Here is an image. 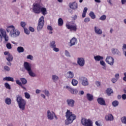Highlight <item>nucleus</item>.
I'll list each match as a JSON object with an SVG mask.
<instances>
[{"mask_svg":"<svg viewBox=\"0 0 126 126\" xmlns=\"http://www.w3.org/2000/svg\"><path fill=\"white\" fill-rule=\"evenodd\" d=\"M24 32L26 34L29 35L30 34V31H29L28 29H24Z\"/></svg>","mask_w":126,"mask_h":126,"instance_id":"47","label":"nucleus"},{"mask_svg":"<svg viewBox=\"0 0 126 126\" xmlns=\"http://www.w3.org/2000/svg\"><path fill=\"white\" fill-rule=\"evenodd\" d=\"M87 98L88 99V101H92L94 100V97H93V95L90 94H87Z\"/></svg>","mask_w":126,"mask_h":126,"instance_id":"23","label":"nucleus"},{"mask_svg":"<svg viewBox=\"0 0 126 126\" xmlns=\"http://www.w3.org/2000/svg\"><path fill=\"white\" fill-rule=\"evenodd\" d=\"M87 10H88V8L87 7H85L83 10V12L82 13V17L84 18L86 16V13H87Z\"/></svg>","mask_w":126,"mask_h":126,"instance_id":"29","label":"nucleus"},{"mask_svg":"<svg viewBox=\"0 0 126 126\" xmlns=\"http://www.w3.org/2000/svg\"><path fill=\"white\" fill-rule=\"evenodd\" d=\"M24 66L27 71L31 70V65L28 62H25L24 63Z\"/></svg>","mask_w":126,"mask_h":126,"instance_id":"14","label":"nucleus"},{"mask_svg":"<svg viewBox=\"0 0 126 126\" xmlns=\"http://www.w3.org/2000/svg\"><path fill=\"white\" fill-rule=\"evenodd\" d=\"M81 124L84 126H93V122L90 119L82 118L81 119Z\"/></svg>","mask_w":126,"mask_h":126,"instance_id":"5","label":"nucleus"},{"mask_svg":"<svg viewBox=\"0 0 126 126\" xmlns=\"http://www.w3.org/2000/svg\"><path fill=\"white\" fill-rule=\"evenodd\" d=\"M5 103L7 105H10L11 104V99L9 97H7L5 99Z\"/></svg>","mask_w":126,"mask_h":126,"instance_id":"28","label":"nucleus"},{"mask_svg":"<svg viewBox=\"0 0 126 126\" xmlns=\"http://www.w3.org/2000/svg\"><path fill=\"white\" fill-rule=\"evenodd\" d=\"M72 84L73 86H76L78 84V81L77 80L73 79L72 80Z\"/></svg>","mask_w":126,"mask_h":126,"instance_id":"34","label":"nucleus"},{"mask_svg":"<svg viewBox=\"0 0 126 126\" xmlns=\"http://www.w3.org/2000/svg\"><path fill=\"white\" fill-rule=\"evenodd\" d=\"M77 63L80 66H84V64H85V60H84V59L83 58H78Z\"/></svg>","mask_w":126,"mask_h":126,"instance_id":"10","label":"nucleus"},{"mask_svg":"<svg viewBox=\"0 0 126 126\" xmlns=\"http://www.w3.org/2000/svg\"><path fill=\"white\" fill-rule=\"evenodd\" d=\"M16 83L17 84H18V85H19V86H21V87L23 89H24V90H26V88H25V87L23 86V85H22V83H21V82H20V81H19V80H16Z\"/></svg>","mask_w":126,"mask_h":126,"instance_id":"24","label":"nucleus"},{"mask_svg":"<svg viewBox=\"0 0 126 126\" xmlns=\"http://www.w3.org/2000/svg\"><path fill=\"white\" fill-rule=\"evenodd\" d=\"M112 105L113 107H118V106H119V101L118 100L113 101Z\"/></svg>","mask_w":126,"mask_h":126,"instance_id":"36","label":"nucleus"},{"mask_svg":"<svg viewBox=\"0 0 126 126\" xmlns=\"http://www.w3.org/2000/svg\"><path fill=\"white\" fill-rule=\"evenodd\" d=\"M43 92L44 93V94H45L46 96H49L50 95V93H49V91L46 90L43 91Z\"/></svg>","mask_w":126,"mask_h":126,"instance_id":"45","label":"nucleus"},{"mask_svg":"<svg viewBox=\"0 0 126 126\" xmlns=\"http://www.w3.org/2000/svg\"><path fill=\"white\" fill-rule=\"evenodd\" d=\"M0 33H1L2 37L4 38L5 42H8V41L9 40V37H8V35L6 34L5 30L0 29Z\"/></svg>","mask_w":126,"mask_h":126,"instance_id":"8","label":"nucleus"},{"mask_svg":"<svg viewBox=\"0 0 126 126\" xmlns=\"http://www.w3.org/2000/svg\"><path fill=\"white\" fill-rule=\"evenodd\" d=\"M52 79L54 81H57V80H59V77L56 75H53L52 76Z\"/></svg>","mask_w":126,"mask_h":126,"instance_id":"40","label":"nucleus"},{"mask_svg":"<svg viewBox=\"0 0 126 126\" xmlns=\"http://www.w3.org/2000/svg\"><path fill=\"white\" fill-rule=\"evenodd\" d=\"M25 97L27 99H30V94H29V93L26 92V93H25Z\"/></svg>","mask_w":126,"mask_h":126,"instance_id":"42","label":"nucleus"},{"mask_svg":"<svg viewBox=\"0 0 126 126\" xmlns=\"http://www.w3.org/2000/svg\"><path fill=\"white\" fill-rule=\"evenodd\" d=\"M89 16L92 18V19H95L96 18V15L93 11H91L89 13Z\"/></svg>","mask_w":126,"mask_h":126,"instance_id":"31","label":"nucleus"},{"mask_svg":"<svg viewBox=\"0 0 126 126\" xmlns=\"http://www.w3.org/2000/svg\"><path fill=\"white\" fill-rule=\"evenodd\" d=\"M45 24V21H44V16H42L38 20V26L37 27V31L42 30L43 27Z\"/></svg>","mask_w":126,"mask_h":126,"instance_id":"6","label":"nucleus"},{"mask_svg":"<svg viewBox=\"0 0 126 126\" xmlns=\"http://www.w3.org/2000/svg\"><path fill=\"white\" fill-rule=\"evenodd\" d=\"M105 120L106 121H113L114 120V117L111 114H109L105 116Z\"/></svg>","mask_w":126,"mask_h":126,"instance_id":"20","label":"nucleus"},{"mask_svg":"<svg viewBox=\"0 0 126 126\" xmlns=\"http://www.w3.org/2000/svg\"><path fill=\"white\" fill-rule=\"evenodd\" d=\"M121 2L122 4H125L126 2V0H121Z\"/></svg>","mask_w":126,"mask_h":126,"instance_id":"63","label":"nucleus"},{"mask_svg":"<svg viewBox=\"0 0 126 126\" xmlns=\"http://www.w3.org/2000/svg\"><path fill=\"white\" fill-rule=\"evenodd\" d=\"M20 80L22 82V84H23L24 85H25L27 83V80L24 78H21Z\"/></svg>","mask_w":126,"mask_h":126,"instance_id":"33","label":"nucleus"},{"mask_svg":"<svg viewBox=\"0 0 126 126\" xmlns=\"http://www.w3.org/2000/svg\"><path fill=\"white\" fill-rule=\"evenodd\" d=\"M10 53H9L8 51H5L4 52V55L5 56H8V55H10Z\"/></svg>","mask_w":126,"mask_h":126,"instance_id":"57","label":"nucleus"},{"mask_svg":"<svg viewBox=\"0 0 126 126\" xmlns=\"http://www.w3.org/2000/svg\"><path fill=\"white\" fill-rule=\"evenodd\" d=\"M122 98L123 100H126V94H122Z\"/></svg>","mask_w":126,"mask_h":126,"instance_id":"55","label":"nucleus"},{"mask_svg":"<svg viewBox=\"0 0 126 126\" xmlns=\"http://www.w3.org/2000/svg\"><path fill=\"white\" fill-rule=\"evenodd\" d=\"M66 89L71 93V94H77L78 93V91L76 89H72L71 87L67 86L66 87Z\"/></svg>","mask_w":126,"mask_h":126,"instance_id":"11","label":"nucleus"},{"mask_svg":"<svg viewBox=\"0 0 126 126\" xmlns=\"http://www.w3.org/2000/svg\"><path fill=\"white\" fill-rule=\"evenodd\" d=\"M105 61L107 63H108V64H110V65H113L114 64V63H115L114 58L111 56L107 57Z\"/></svg>","mask_w":126,"mask_h":126,"instance_id":"9","label":"nucleus"},{"mask_svg":"<svg viewBox=\"0 0 126 126\" xmlns=\"http://www.w3.org/2000/svg\"><path fill=\"white\" fill-rule=\"evenodd\" d=\"M97 101L99 104V105H101V106H106V102L105 101V99L103 98L102 97H98L97 99Z\"/></svg>","mask_w":126,"mask_h":126,"instance_id":"12","label":"nucleus"},{"mask_svg":"<svg viewBox=\"0 0 126 126\" xmlns=\"http://www.w3.org/2000/svg\"><path fill=\"white\" fill-rule=\"evenodd\" d=\"M6 32L7 33L10 32L9 35L13 38H14V37L19 36V34H20V32L15 30V28L14 26H8L6 29Z\"/></svg>","mask_w":126,"mask_h":126,"instance_id":"3","label":"nucleus"},{"mask_svg":"<svg viewBox=\"0 0 126 126\" xmlns=\"http://www.w3.org/2000/svg\"><path fill=\"white\" fill-rule=\"evenodd\" d=\"M70 47H72V46H74L76 43H77V39L76 38L73 37L70 41Z\"/></svg>","mask_w":126,"mask_h":126,"instance_id":"17","label":"nucleus"},{"mask_svg":"<svg viewBox=\"0 0 126 126\" xmlns=\"http://www.w3.org/2000/svg\"><path fill=\"white\" fill-rule=\"evenodd\" d=\"M65 117L67 119L65 121V125H67L72 124V122L76 119V116L72 114V112H70V110H67Z\"/></svg>","mask_w":126,"mask_h":126,"instance_id":"2","label":"nucleus"},{"mask_svg":"<svg viewBox=\"0 0 126 126\" xmlns=\"http://www.w3.org/2000/svg\"><path fill=\"white\" fill-rule=\"evenodd\" d=\"M3 80L6 81H11L12 82L14 81L13 78L11 77H5L3 78Z\"/></svg>","mask_w":126,"mask_h":126,"instance_id":"25","label":"nucleus"},{"mask_svg":"<svg viewBox=\"0 0 126 126\" xmlns=\"http://www.w3.org/2000/svg\"><path fill=\"white\" fill-rule=\"evenodd\" d=\"M81 79L82 81V84L83 86H87V85H88V80L87 78L82 77Z\"/></svg>","mask_w":126,"mask_h":126,"instance_id":"16","label":"nucleus"},{"mask_svg":"<svg viewBox=\"0 0 126 126\" xmlns=\"http://www.w3.org/2000/svg\"><path fill=\"white\" fill-rule=\"evenodd\" d=\"M4 69L6 70V71H9L10 70V68L8 66H4Z\"/></svg>","mask_w":126,"mask_h":126,"instance_id":"46","label":"nucleus"},{"mask_svg":"<svg viewBox=\"0 0 126 126\" xmlns=\"http://www.w3.org/2000/svg\"><path fill=\"white\" fill-rule=\"evenodd\" d=\"M58 25L59 26H63V20L62 18L58 19Z\"/></svg>","mask_w":126,"mask_h":126,"instance_id":"30","label":"nucleus"},{"mask_svg":"<svg viewBox=\"0 0 126 126\" xmlns=\"http://www.w3.org/2000/svg\"><path fill=\"white\" fill-rule=\"evenodd\" d=\"M106 18H107V16L105 15H103L99 18V20H102V21H104V20H106Z\"/></svg>","mask_w":126,"mask_h":126,"instance_id":"38","label":"nucleus"},{"mask_svg":"<svg viewBox=\"0 0 126 126\" xmlns=\"http://www.w3.org/2000/svg\"><path fill=\"white\" fill-rule=\"evenodd\" d=\"M121 121L123 124H126V117H123L121 118Z\"/></svg>","mask_w":126,"mask_h":126,"instance_id":"43","label":"nucleus"},{"mask_svg":"<svg viewBox=\"0 0 126 126\" xmlns=\"http://www.w3.org/2000/svg\"><path fill=\"white\" fill-rule=\"evenodd\" d=\"M100 63L101 65H102L103 66H105L106 65V63H105V62L103 61H101L100 62Z\"/></svg>","mask_w":126,"mask_h":126,"instance_id":"51","label":"nucleus"},{"mask_svg":"<svg viewBox=\"0 0 126 126\" xmlns=\"http://www.w3.org/2000/svg\"><path fill=\"white\" fill-rule=\"evenodd\" d=\"M66 27L70 31L76 32L77 30V26L75 24H70L69 23L66 24Z\"/></svg>","mask_w":126,"mask_h":126,"instance_id":"7","label":"nucleus"},{"mask_svg":"<svg viewBox=\"0 0 126 126\" xmlns=\"http://www.w3.org/2000/svg\"><path fill=\"white\" fill-rule=\"evenodd\" d=\"M94 59L95 61H97V62H99V61L103 60L104 57L100 56H96L94 57Z\"/></svg>","mask_w":126,"mask_h":126,"instance_id":"26","label":"nucleus"},{"mask_svg":"<svg viewBox=\"0 0 126 126\" xmlns=\"http://www.w3.org/2000/svg\"><path fill=\"white\" fill-rule=\"evenodd\" d=\"M6 59L8 62H12L13 61V57L11 54H8V56H6Z\"/></svg>","mask_w":126,"mask_h":126,"instance_id":"21","label":"nucleus"},{"mask_svg":"<svg viewBox=\"0 0 126 126\" xmlns=\"http://www.w3.org/2000/svg\"><path fill=\"white\" fill-rule=\"evenodd\" d=\"M20 24L21 27H23V28L25 29V27L26 26V23L25 22H21Z\"/></svg>","mask_w":126,"mask_h":126,"instance_id":"44","label":"nucleus"},{"mask_svg":"<svg viewBox=\"0 0 126 126\" xmlns=\"http://www.w3.org/2000/svg\"><path fill=\"white\" fill-rule=\"evenodd\" d=\"M111 81L113 82V83H116V82L118 81V79L112 78Z\"/></svg>","mask_w":126,"mask_h":126,"instance_id":"52","label":"nucleus"},{"mask_svg":"<svg viewBox=\"0 0 126 126\" xmlns=\"http://www.w3.org/2000/svg\"><path fill=\"white\" fill-rule=\"evenodd\" d=\"M90 21V18H86L84 19V22L87 23Z\"/></svg>","mask_w":126,"mask_h":126,"instance_id":"49","label":"nucleus"},{"mask_svg":"<svg viewBox=\"0 0 126 126\" xmlns=\"http://www.w3.org/2000/svg\"><path fill=\"white\" fill-rule=\"evenodd\" d=\"M65 76L67 78H73L74 74H73V72L69 71L66 74Z\"/></svg>","mask_w":126,"mask_h":126,"instance_id":"19","label":"nucleus"},{"mask_svg":"<svg viewBox=\"0 0 126 126\" xmlns=\"http://www.w3.org/2000/svg\"><path fill=\"white\" fill-rule=\"evenodd\" d=\"M94 31L98 35H101L102 33V30L99 28H97L96 27H94Z\"/></svg>","mask_w":126,"mask_h":126,"instance_id":"22","label":"nucleus"},{"mask_svg":"<svg viewBox=\"0 0 126 126\" xmlns=\"http://www.w3.org/2000/svg\"><path fill=\"white\" fill-rule=\"evenodd\" d=\"M69 5L70 8H71V9H73V10L76 9L78 7L77 3H76V2L70 3L69 4Z\"/></svg>","mask_w":126,"mask_h":126,"instance_id":"15","label":"nucleus"},{"mask_svg":"<svg viewBox=\"0 0 126 126\" xmlns=\"http://www.w3.org/2000/svg\"><path fill=\"white\" fill-rule=\"evenodd\" d=\"M107 2H108V3H110L111 5H112V0H107Z\"/></svg>","mask_w":126,"mask_h":126,"instance_id":"64","label":"nucleus"},{"mask_svg":"<svg viewBox=\"0 0 126 126\" xmlns=\"http://www.w3.org/2000/svg\"><path fill=\"white\" fill-rule=\"evenodd\" d=\"M50 47L51 48H54L55 47H57V45H56V41H53L50 42Z\"/></svg>","mask_w":126,"mask_h":126,"instance_id":"35","label":"nucleus"},{"mask_svg":"<svg viewBox=\"0 0 126 126\" xmlns=\"http://www.w3.org/2000/svg\"><path fill=\"white\" fill-rule=\"evenodd\" d=\"M17 51L19 53H23L24 52V48L23 47L19 46L17 49Z\"/></svg>","mask_w":126,"mask_h":126,"instance_id":"32","label":"nucleus"},{"mask_svg":"<svg viewBox=\"0 0 126 126\" xmlns=\"http://www.w3.org/2000/svg\"><path fill=\"white\" fill-rule=\"evenodd\" d=\"M32 11L35 14L42 13L43 15H46L48 14L47 8L42 6V5L39 3H33L32 5Z\"/></svg>","mask_w":126,"mask_h":126,"instance_id":"1","label":"nucleus"},{"mask_svg":"<svg viewBox=\"0 0 126 126\" xmlns=\"http://www.w3.org/2000/svg\"><path fill=\"white\" fill-rule=\"evenodd\" d=\"M119 77H120V75L119 74H116L115 75V78L116 79H117V80L119 79Z\"/></svg>","mask_w":126,"mask_h":126,"instance_id":"59","label":"nucleus"},{"mask_svg":"<svg viewBox=\"0 0 126 126\" xmlns=\"http://www.w3.org/2000/svg\"><path fill=\"white\" fill-rule=\"evenodd\" d=\"M66 102L69 107H74L75 101L73 99H67Z\"/></svg>","mask_w":126,"mask_h":126,"instance_id":"18","label":"nucleus"},{"mask_svg":"<svg viewBox=\"0 0 126 126\" xmlns=\"http://www.w3.org/2000/svg\"><path fill=\"white\" fill-rule=\"evenodd\" d=\"M29 29L30 31H31V32H34V31H35V30H34V28H33L31 27H30Z\"/></svg>","mask_w":126,"mask_h":126,"instance_id":"56","label":"nucleus"},{"mask_svg":"<svg viewBox=\"0 0 126 126\" xmlns=\"http://www.w3.org/2000/svg\"><path fill=\"white\" fill-rule=\"evenodd\" d=\"M54 116H55V112H51L50 110L47 111V117L49 120H54Z\"/></svg>","mask_w":126,"mask_h":126,"instance_id":"13","label":"nucleus"},{"mask_svg":"<svg viewBox=\"0 0 126 126\" xmlns=\"http://www.w3.org/2000/svg\"><path fill=\"white\" fill-rule=\"evenodd\" d=\"M4 86L7 89L10 90L11 89V88L10 87V85L8 84L7 83H5L4 84Z\"/></svg>","mask_w":126,"mask_h":126,"instance_id":"41","label":"nucleus"},{"mask_svg":"<svg viewBox=\"0 0 126 126\" xmlns=\"http://www.w3.org/2000/svg\"><path fill=\"white\" fill-rule=\"evenodd\" d=\"M29 72V74H30V76H32V77H34V76H36V75L35 73H34L33 72H32V70L31 69L30 71H28Z\"/></svg>","mask_w":126,"mask_h":126,"instance_id":"37","label":"nucleus"},{"mask_svg":"<svg viewBox=\"0 0 126 126\" xmlns=\"http://www.w3.org/2000/svg\"><path fill=\"white\" fill-rule=\"evenodd\" d=\"M47 30H49L50 31H53V27H52L51 26H48Z\"/></svg>","mask_w":126,"mask_h":126,"instance_id":"50","label":"nucleus"},{"mask_svg":"<svg viewBox=\"0 0 126 126\" xmlns=\"http://www.w3.org/2000/svg\"><path fill=\"white\" fill-rule=\"evenodd\" d=\"M124 75H125V76H124V77L123 78V80H124V81H126V72H125V73H124Z\"/></svg>","mask_w":126,"mask_h":126,"instance_id":"61","label":"nucleus"},{"mask_svg":"<svg viewBox=\"0 0 126 126\" xmlns=\"http://www.w3.org/2000/svg\"><path fill=\"white\" fill-rule=\"evenodd\" d=\"M27 59L28 60H33V56L32 55H28L27 56Z\"/></svg>","mask_w":126,"mask_h":126,"instance_id":"48","label":"nucleus"},{"mask_svg":"<svg viewBox=\"0 0 126 126\" xmlns=\"http://www.w3.org/2000/svg\"><path fill=\"white\" fill-rule=\"evenodd\" d=\"M53 51H55V52H59L60 51V49L58 48H56V47H53Z\"/></svg>","mask_w":126,"mask_h":126,"instance_id":"54","label":"nucleus"},{"mask_svg":"<svg viewBox=\"0 0 126 126\" xmlns=\"http://www.w3.org/2000/svg\"><path fill=\"white\" fill-rule=\"evenodd\" d=\"M16 101L18 104L19 107L22 111L25 110V106H26V101L22 98L20 95L16 96Z\"/></svg>","mask_w":126,"mask_h":126,"instance_id":"4","label":"nucleus"},{"mask_svg":"<svg viewBox=\"0 0 126 126\" xmlns=\"http://www.w3.org/2000/svg\"><path fill=\"white\" fill-rule=\"evenodd\" d=\"M106 93L108 96H110L111 94H112V93H113V90H112L111 88H108L106 91Z\"/></svg>","mask_w":126,"mask_h":126,"instance_id":"27","label":"nucleus"},{"mask_svg":"<svg viewBox=\"0 0 126 126\" xmlns=\"http://www.w3.org/2000/svg\"><path fill=\"white\" fill-rule=\"evenodd\" d=\"M41 92V91L37 89V90H36L35 91V93H36V94H39V93H40Z\"/></svg>","mask_w":126,"mask_h":126,"instance_id":"62","label":"nucleus"},{"mask_svg":"<svg viewBox=\"0 0 126 126\" xmlns=\"http://www.w3.org/2000/svg\"><path fill=\"white\" fill-rule=\"evenodd\" d=\"M65 55L66 56V57H70V55H69V52H68V51L67 50H65Z\"/></svg>","mask_w":126,"mask_h":126,"instance_id":"53","label":"nucleus"},{"mask_svg":"<svg viewBox=\"0 0 126 126\" xmlns=\"http://www.w3.org/2000/svg\"><path fill=\"white\" fill-rule=\"evenodd\" d=\"M95 125L97 126H102V125L100 123H98V121L95 122Z\"/></svg>","mask_w":126,"mask_h":126,"instance_id":"60","label":"nucleus"},{"mask_svg":"<svg viewBox=\"0 0 126 126\" xmlns=\"http://www.w3.org/2000/svg\"><path fill=\"white\" fill-rule=\"evenodd\" d=\"M95 84L97 85V86H101V83L99 81L96 82Z\"/></svg>","mask_w":126,"mask_h":126,"instance_id":"58","label":"nucleus"},{"mask_svg":"<svg viewBox=\"0 0 126 126\" xmlns=\"http://www.w3.org/2000/svg\"><path fill=\"white\" fill-rule=\"evenodd\" d=\"M7 49H8V50H10L12 49V46H11V44L8 43L6 45Z\"/></svg>","mask_w":126,"mask_h":126,"instance_id":"39","label":"nucleus"}]
</instances>
